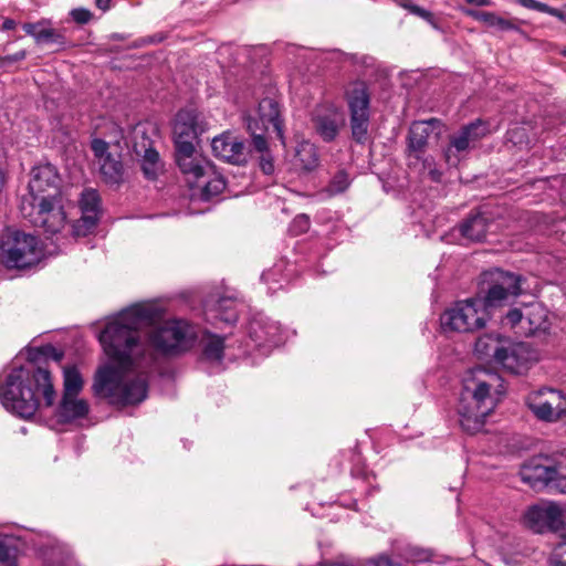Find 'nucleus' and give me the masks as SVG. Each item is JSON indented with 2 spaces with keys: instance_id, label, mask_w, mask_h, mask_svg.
Wrapping results in <instances>:
<instances>
[{
  "instance_id": "37",
  "label": "nucleus",
  "mask_w": 566,
  "mask_h": 566,
  "mask_svg": "<svg viewBox=\"0 0 566 566\" xmlns=\"http://www.w3.org/2000/svg\"><path fill=\"white\" fill-rule=\"evenodd\" d=\"M349 185L350 179L348 174L345 170H339L334 175L325 191L328 193V196H336L344 192L349 187Z\"/></svg>"
},
{
  "instance_id": "10",
  "label": "nucleus",
  "mask_w": 566,
  "mask_h": 566,
  "mask_svg": "<svg viewBox=\"0 0 566 566\" xmlns=\"http://www.w3.org/2000/svg\"><path fill=\"white\" fill-rule=\"evenodd\" d=\"M526 405L535 417L555 422L566 417V396L552 388H541L526 397Z\"/></svg>"
},
{
  "instance_id": "4",
  "label": "nucleus",
  "mask_w": 566,
  "mask_h": 566,
  "mask_svg": "<svg viewBox=\"0 0 566 566\" xmlns=\"http://www.w3.org/2000/svg\"><path fill=\"white\" fill-rule=\"evenodd\" d=\"M503 388L499 374L483 367L469 370L462 380V390L458 403L461 428L474 434L482 430L485 418L493 411Z\"/></svg>"
},
{
  "instance_id": "55",
  "label": "nucleus",
  "mask_w": 566,
  "mask_h": 566,
  "mask_svg": "<svg viewBox=\"0 0 566 566\" xmlns=\"http://www.w3.org/2000/svg\"><path fill=\"white\" fill-rule=\"evenodd\" d=\"M61 566H76V564L67 556L61 562Z\"/></svg>"
},
{
  "instance_id": "34",
  "label": "nucleus",
  "mask_w": 566,
  "mask_h": 566,
  "mask_svg": "<svg viewBox=\"0 0 566 566\" xmlns=\"http://www.w3.org/2000/svg\"><path fill=\"white\" fill-rule=\"evenodd\" d=\"M64 391L63 395H78L83 388V379L75 367L64 368Z\"/></svg>"
},
{
  "instance_id": "50",
  "label": "nucleus",
  "mask_w": 566,
  "mask_h": 566,
  "mask_svg": "<svg viewBox=\"0 0 566 566\" xmlns=\"http://www.w3.org/2000/svg\"><path fill=\"white\" fill-rule=\"evenodd\" d=\"M427 171H428V176L430 177V179L432 181H436V182L440 181V179H441V171L436 166H433L432 168H430Z\"/></svg>"
},
{
  "instance_id": "24",
  "label": "nucleus",
  "mask_w": 566,
  "mask_h": 566,
  "mask_svg": "<svg viewBox=\"0 0 566 566\" xmlns=\"http://www.w3.org/2000/svg\"><path fill=\"white\" fill-rule=\"evenodd\" d=\"M250 336L258 345L279 346L282 343L279 323L268 318L253 319L250 324Z\"/></svg>"
},
{
  "instance_id": "7",
  "label": "nucleus",
  "mask_w": 566,
  "mask_h": 566,
  "mask_svg": "<svg viewBox=\"0 0 566 566\" xmlns=\"http://www.w3.org/2000/svg\"><path fill=\"white\" fill-rule=\"evenodd\" d=\"M247 128L252 135V145L256 151H263L266 148V139L263 134L272 129L282 138V120L280 108L273 98H263L258 108L245 118Z\"/></svg>"
},
{
  "instance_id": "27",
  "label": "nucleus",
  "mask_w": 566,
  "mask_h": 566,
  "mask_svg": "<svg viewBox=\"0 0 566 566\" xmlns=\"http://www.w3.org/2000/svg\"><path fill=\"white\" fill-rule=\"evenodd\" d=\"M489 226L488 217L483 213H475L462 222L460 233L470 241L479 242L484 240Z\"/></svg>"
},
{
  "instance_id": "39",
  "label": "nucleus",
  "mask_w": 566,
  "mask_h": 566,
  "mask_svg": "<svg viewBox=\"0 0 566 566\" xmlns=\"http://www.w3.org/2000/svg\"><path fill=\"white\" fill-rule=\"evenodd\" d=\"M395 1L399 7L408 10L410 13H412L415 15L422 18L423 20L429 22L433 28H438L436 24L433 14L430 11L415 4L411 0H395Z\"/></svg>"
},
{
  "instance_id": "30",
  "label": "nucleus",
  "mask_w": 566,
  "mask_h": 566,
  "mask_svg": "<svg viewBox=\"0 0 566 566\" xmlns=\"http://www.w3.org/2000/svg\"><path fill=\"white\" fill-rule=\"evenodd\" d=\"M206 177L209 179H199L197 182H192L191 186L201 188L203 199L209 200L223 191L226 188V181L222 176L214 174L212 169Z\"/></svg>"
},
{
  "instance_id": "17",
  "label": "nucleus",
  "mask_w": 566,
  "mask_h": 566,
  "mask_svg": "<svg viewBox=\"0 0 566 566\" xmlns=\"http://www.w3.org/2000/svg\"><path fill=\"white\" fill-rule=\"evenodd\" d=\"M175 157L178 167L188 177L190 185L206 178L211 170L210 164L197 155L195 144L175 147Z\"/></svg>"
},
{
  "instance_id": "22",
  "label": "nucleus",
  "mask_w": 566,
  "mask_h": 566,
  "mask_svg": "<svg viewBox=\"0 0 566 566\" xmlns=\"http://www.w3.org/2000/svg\"><path fill=\"white\" fill-rule=\"evenodd\" d=\"M437 122V119L432 118L429 120L415 122L410 126L407 148L410 165H412V159H421V155L424 154L428 138L432 132V125Z\"/></svg>"
},
{
  "instance_id": "47",
  "label": "nucleus",
  "mask_w": 566,
  "mask_h": 566,
  "mask_svg": "<svg viewBox=\"0 0 566 566\" xmlns=\"http://www.w3.org/2000/svg\"><path fill=\"white\" fill-rule=\"evenodd\" d=\"M461 11L467 17H470L480 22L484 21V18L486 17V12H488V11H479V10L469 9V8H462Z\"/></svg>"
},
{
  "instance_id": "52",
  "label": "nucleus",
  "mask_w": 566,
  "mask_h": 566,
  "mask_svg": "<svg viewBox=\"0 0 566 566\" xmlns=\"http://www.w3.org/2000/svg\"><path fill=\"white\" fill-rule=\"evenodd\" d=\"M17 27V22L13 20V19H6L2 23V30L3 31H8V30H12Z\"/></svg>"
},
{
  "instance_id": "45",
  "label": "nucleus",
  "mask_w": 566,
  "mask_h": 566,
  "mask_svg": "<svg viewBox=\"0 0 566 566\" xmlns=\"http://www.w3.org/2000/svg\"><path fill=\"white\" fill-rule=\"evenodd\" d=\"M71 14L73 19L78 23H86L91 19L90 11L85 9H74Z\"/></svg>"
},
{
  "instance_id": "5",
  "label": "nucleus",
  "mask_w": 566,
  "mask_h": 566,
  "mask_svg": "<svg viewBox=\"0 0 566 566\" xmlns=\"http://www.w3.org/2000/svg\"><path fill=\"white\" fill-rule=\"evenodd\" d=\"M480 292L482 307L491 318L494 311L511 304L522 293L523 277L501 269L484 271L481 275Z\"/></svg>"
},
{
  "instance_id": "58",
  "label": "nucleus",
  "mask_w": 566,
  "mask_h": 566,
  "mask_svg": "<svg viewBox=\"0 0 566 566\" xmlns=\"http://www.w3.org/2000/svg\"><path fill=\"white\" fill-rule=\"evenodd\" d=\"M269 276H270V273L264 272V273L262 274V276H261V277H262V280H264L265 282H268Z\"/></svg>"
},
{
  "instance_id": "14",
  "label": "nucleus",
  "mask_w": 566,
  "mask_h": 566,
  "mask_svg": "<svg viewBox=\"0 0 566 566\" xmlns=\"http://www.w3.org/2000/svg\"><path fill=\"white\" fill-rule=\"evenodd\" d=\"M211 149L217 158L232 165H244L250 153L245 143L229 132L216 136L211 142Z\"/></svg>"
},
{
  "instance_id": "1",
  "label": "nucleus",
  "mask_w": 566,
  "mask_h": 566,
  "mask_svg": "<svg viewBox=\"0 0 566 566\" xmlns=\"http://www.w3.org/2000/svg\"><path fill=\"white\" fill-rule=\"evenodd\" d=\"M154 318V310L133 305L111 319L99 333L109 363L94 376L95 396L124 408L142 403L148 395V371L158 355H175L193 344L196 333L185 321H170L155 328L147 343L140 328Z\"/></svg>"
},
{
  "instance_id": "15",
  "label": "nucleus",
  "mask_w": 566,
  "mask_h": 566,
  "mask_svg": "<svg viewBox=\"0 0 566 566\" xmlns=\"http://www.w3.org/2000/svg\"><path fill=\"white\" fill-rule=\"evenodd\" d=\"M78 205L82 217L73 226V231L77 237H85L95 229L99 220L101 197L97 190L85 188L81 193Z\"/></svg>"
},
{
  "instance_id": "43",
  "label": "nucleus",
  "mask_w": 566,
  "mask_h": 566,
  "mask_svg": "<svg viewBox=\"0 0 566 566\" xmlns=\"http://www.w3.org/2000/svg\"><path fill=\"white\" fill-rule=\"evenodd\" d=\"M25 57H27V52L24 50H21L19 52H15L14 54L1 56V61L4 65V67H7L13 63L23 61Z\"/></svg>"
},
{
  "instance_id": "12",
  "label": "nucleus",
  "mask_w": 566,
  "mask_h": 566,
  "mask_svg": "<svg viewBox=\"0 0 566 566\" xmlns=\"http://www.w3.org/2000/svg\"><path fill=\"white\" fill-rule=\"evenodd\" d=\"M537 359V352L527 343L503 346L502 350L496 353V363L512 374L525 373Z\"/></svg>"
},
{
  "instance_id": "25",
  "label": "nucleus",
  "mask_w": 566,
  "mask_h": 566,
  "mask_svg": "<svg viewBox=\"0 0 566 566\" xmlns=\"http://www.w3.org/2000/svg\"><path fill=\"white\" fill-rule=\"evenodd\" d=\"M90 411L86 400L77 398V395H63L56 409V416L61 422H71L84 418Z\"/></svg>"
},
{
  "instance_id": "3",
  "label": "nucleus",
  "mask_w": 566,
  "mask_h": 566,
  "mask_svg": "<svg viewBox=\"0 0 566 566\" xmlns=\"http://www.w3.org/2000/svg\"><path fill=\"white\" fill-rule=\"evenodd\" d=\"M41 398L46 407H52L56 391L51 373L33 364L12 368L0 382L1 403L8 411L23 419L35 415L41 406Z\"/></svg>"
},
{
  "instance_id": "46",
  "label": "nucleus",
  "mask_w": 566,
  "mask_h": 566,
  "mask_svg": "<svg viewBox=\"0 0 566 566\" xmlns=\"http://www.w3.org/2000/svg\"><path fill=\"white\" fill-rule=\"evenodd\" d=\"M461 11L467 17H470L480 22L484 21V18L486 17V12H488V11H479V10L469 9V8H462Z\"/></svg>"
},
{
  "instance_id": "26",
  "label": "nucleus",
  "mask_w": 566,
  "mask_h": 566,
  "mask_svg": "<svg viewBox=\"0 0 566 566\" xmlns=\"http://www.w3.org/2000/svg\"><path fill=\"white\" fill-rule=\"evenodd\" d=\"M546 327V312L541 304H531L524 310L521 335L531 336Z\"/></svg>"
},
{
  "instance_id": "40",
  "label": "nucleus",
  "mask_w": 566,
  "mask_h": 566,
  "mask_svg": "<svg viewBox=\"0 0 566 566\" xmlns=\"http://www.w3.org/2000/svg\"><path fill=\"white\" fill-rule=\"evenodd\" d=\"M548 488L559 493H566V473L563 472L560 467H556V474Z\"/></svg>"
},
{
  "instance_id": "54",
  "label": "nucleus",
  "mask_w": 566,
  "mask_h": 566,
  "mask_svg": "<svg viewBox=\"0 0 566 566\" xmlns=\"http://www.w3.org/2000/svg\"><path fill=\"white\" fill-rule=\"evenodd\" d=\"M49 349H50V352H52L51 357H52L54 360H56V361L61 360V358H62V356H63V354H62V353H57L53 347H50Z\"/></svg>"
},
{
  "instance_id": "32",
  "label": "nucleus",
  "mask_w": 566,
  "mask_h": 566,
  "mask_svg": "<svg viewBox=\"0 0 566 566\" xmlns=\"http://www.w3.org/2000/svg\"><path fill=\"white\" fill-rule=\"evenodd\" d=\"M216 316L220 321L227 324H233L238 319V313L235 310V303L232 298L222 297L218 301L216 307Z\"/></svg>"
},
{
  "instance_id": "35",
  "label": "nucleus",
  "mask_w": 566,
  "mask_h": 566,
  "mask_svg": "<svg viewBox=\"0 0 566 566\" xmlns=\"http://www.w3.org/2000/svg\"><path fill=\"white\" fill-rule=\"evenodd\" d=\"M502 347L500 339L488 335L480 337L475 343L476 353L485 357H493L495 360L496 353L502 350Z\"/></svg>"
},
{
  "instance_id": "56",
  "label": "nucleus",
  "mask_w": 566,
  "mask_h": 566,
  "mask_svg": "<svg viewBox=\"0 0 566 566\" xmlns=\"http://www.w3.org/2000/svg\"><path fill=\"white\" fill-rule=\"evenodd\" d=\"M322 566H349V565H347L345 563H333V564H324Z\"/></svg>"
},
{
  "instance_id": "53",
  "label": "nucleus",
  "mask_w": 566,
  "mask_h": 566,
  "mask_svg": "<svg viewBox=\"0 0 566 566\" xmlns=\"http://www.w3.org/2000/svg\"><path fill=\"white\" fill-rule=\"evenodd\" d=\"M96 6L102 10H107L109 8V0H96Z\"/></svg>"
},
{
  "instance_id": "16",
  "label": "nucleus",
  "mask_w": 566,
  "mask_h": 566,
  "mask_svg": "<svg viewBox=\"0 0 566 566\" xmlns=\"http://www.w3.org/2000/svg\"><path fill=\"white\" fill-rule=\"evenodd\" d=\"M133 150L137 157H140L142 170L146 178L156 179L163 169V164L158 151L153 147V143L143 127L137 126L134 130Z\"/></svg>"
},
{
  "instance_id": "44",
  "label": "nucleus",
  "mask_w": 566,
  "mask_h": 566,
  "mask_svg": "<svg viewBox=\"0 0 566 566\" xmlns=\"http://www.w3.org/2000/svg\"><path fill=\"white\" fill-rule=\"evenodd\" d=\"M554 533L562 539L560 544H566V510H563V516L558 520Z\"/></svg>"
},
{
  "instance_id": "48",
  "label": "nucleus",
  "mask_w": 566,
  "mask_h": 566,
  "mask_svg": "<svg viewBox=\"0 0 566 566\" xmlns=\"http://www.w3.org/2000/svg\"><path fill=\"white\" fill-rule=\"evenodd\" d=\"M367 566H398L392 563L388 557L380 556L377 559L371 560Z\"/></svg>"
},
{
  "instance_id": "49",
  "label": "nucleus",
  "mask_w": 566,
  "mask_h": 566,
  "mask_svg": "<svg viewBox=\"0 0 566 566\" xmlns=\"http://www.w3.org/2000/svg\"><path fill=\"white\" fill-rule=\"evenodd\" d=\"M424 154L421 155V159H413L415 161H421L423 170H429L433 166H436L432 157H424Z\"/></svg>"
},
{
  "instance_id": "59",
  "label": "nucleus",
  "mask_w": 566,
  "mask_h": 566,
  "mask_svg": "<svg viewBox=\"0 0 566 566\" xmlns=\"http://www.w3.org/2000/svg\"><path fill=\"white\" fill-rule=\"evenodd\" d=\"M560 566H566V562H559Z\"/></svg>"
},
{
  "instance_id": "28",
  "label": "nucleus",
  "mask_w": 566,
  "mask_h": 566,
  "mask_svg": "<svg viewBox=\"0 0 566 566\" xmlns=\"http://www.w3.org/2000/svg\"><path fill=\"white\" fill-rule=\"evenodd\" d=\"M319 165L317 148L308 140L297 144L294 154V166L304 170L312 171Z\"/></svg>"
},
{
  "instance_id": "6",
  "label": "nucleus",
  "mask_w": 566,
  "mask_h": 566,
  "mask_svg": "<svg viewBox=\"0 0 566 566\" xmlns=\"http://www.w3.org/2000/svg\"><path fill=\"white\" fill-rule=\"evenodd\" d=\"M489 315L482 307L480 297L455 302L440 316L444 332L472 333L485 326Z\"/></svg>"
},
{
  "instance_id": "9",
  "label": "nucleus",
  "mask_w": 566,
  "mask_h": 566,
  "mask_svg": "<svg viewBox=\"0 0 566 566\" xmlns=\"http://www.w3.org/2000/svg\"><path fill=\"white\" fill-rule=\"evenodd\" d=\"M346 99L350 112V129L353 138L365 144L369 128V95L364 82L352 83L346 90Z\"/></svg>"
},
{
  "instance_id": "51",
  "label": "nucleus",
  "mask_w": 566,
  "mask_h": 566,
  "mask_svg": "<svg viewBox=\"0 0 566 566\" xmlns=\"http://www.w3.org/2000/svg\"><path fill=\"white\" fill-rule=\"evenodd\" d=\"M465 2L476 7H491L493 4L492 0H465Z\"/></svg>"
},
{
  "instance_id": "13",
  "label": "nucleus",
  "mask_w": 566,
  "mask_h": 566,
  "mask_svg": "<svg viewBox=\"0 0 566 566\" xmlns=\"http://www.w3.org/2000/svg\"><path fill=\"white\" fill-rule=\"evenodd\" d=\"M206 130V123L195 109H181L177 113L172 134L175 147L193 145Z\"/></svg>"
},
{
  "instance_id": "8",
  "label": "nucleus",
  "mask_w": 566,
  "mask_h": 566,
  "mask_svg": "<svg viewBox=\"0 0 566 566\" xmlns=\"http://www.w3.org/2000/svg\"><path fill=\"white\" fill-rule=\"evenodd\" d=\"M0 248L2 262L8 268H28L39 260L38 239L24 232H10Z\"/></svg>"
},
{
  "instance_id": "2",
  "label": "nucleus",
  "mask_w": 566,
  "mask_h": 566,
  "mask_svg": "<svg viewBox=\"0 0 566 566\" xmlns=\"http://www.w3.org/2000/svg\"><path fill=\"white\" fill-rule=\"evenodd\" d=\"M60 176L51 164L34 167L29 181V191L22 196L20 211L24 219L49 234L60 232L66 216L60 193Z\"/></svg>"
},
{
  "instance_id": "33",
  "label": "nucleus",
  "mask_w": 566,
  "mask_h": 566,
  "mask_svg": "<svg viewBox=\"0 0 566 566\" xmlns=\"http://www.w3.org/2000/svg\"><path fill=\"white\" fill-rule=\"evenodd\" d=\"M484 24H486L488 27L490 28H494L499 31H516V32H522L518 24H517V20L515 19H505V18H502L500 15H497L496 13L494 12H486V17L484 18V21H483Z\"/></svg>"
},
{
  "instance_id": "23",
  "label": "nucleus",
  "mask_w": 566,
  "mask_h": 566,
  "mask_svg": "<svg viewBox=\"0 0 566 566\" xmlns=\"http://www.w3.org/2000/svg\"><path fill=\"white\" fill-rule=\"evenodd\" d=\"M22 29L28 35L34 39L36 44H50L63 48L67 43L64 31L52 28L48 20L24 23Z\"/></svg>"
},
{
  "instance_id": "18",
  "label": "nucleus",
  "mask_w": 566,
  "mask_h": 566,
  "mask_svg": "<svg viewBox=\"0 0 566 566\" xmlns=\"http://www.w3.org/2000/svg\"><path fill=\"white\" fill-rule=\"evenodd\" d=\"M563 516V509L553 502L533 505L524 515L525 524L536 533L554 532L558 520Z\"/></svg>"
},
{
  "instance_id": "19",
  "label": "nucleus",
  "mask_w": 566,
  "mask_h": 566,
  "mask_svg": "<svg viewBox=\"0 0 566 566\" xmlns=\"http://www.w3.org/2000/svg\"><path fill=\"white\" fill-rule=\"evenodd\" d=\"M488 133L486 124L482 120L473 122L450 137V145L444 151L448 164L457 165L459 159L454 151L461 153L470 147L471 143H475Z\"/></svg>"
},
{
  "instance_id": "41",
  "label": "nucleus",
  "mask_w": 566,
  "mask_h": 566,
  "mask_svg": "<svg viewBox=\"0 0 566 566\" xmlns=\"http://www.w3.org/2000/svg\"><path fill=\"white\" fill-rule=\"evenodd\" d=\"M310 218L306 214H298L291 224V231L293 234L298 235L306 232L310 229Z\"/></svg>"
},
{
  "instance_id": "20",
  "label": "nucleus",
  "mask_w": 566,
  "mask_h": 566,
  "mask_svg": "<svg viewBox=\"0 0 566 566\" xmlns=\"http://www.w3.org/2000/svg\"><path fill=\"white\" fill-rule=\"evenodd\" d=\"M344 123L343 114L329 106H319L312 115L313 129L326 143L336 138Z\"/></svg>"
},
{
  "instance_id": "11",
  "label": "nucleus",
  "mask_w": 566,
  "mask_h": 566,
  "mask_svg": "<svg viewBox=\"0 0 566 566\" xmlns=\"http://www.w3.org/2000/svg\"><path fill=\"white\" fill-rule=\"evenodd\" d=\"M91 148L96 158L99 172L106 184L118 185L124 179V166L118 153H112L109 145L101 138H94Z\"/></svg>"
},
{
  "instance_id": "38",
  "label": "nucleus",
  "mask_w": 566,
  "mask_h": 566,
  "mask_svg": "<svg viewBox=\"0 0 566 566\" xmlns=\"http://www.w3.org/2000/svg\"><path fill=\"white\" fill-rule=\"evenodd\" d=\"M524 311L520 308H512L501 317V324L504 327H509L515 331L516 334L521 335V327L523 326Z\"/></svg>"
},
{
  "instance_id": "42",
  "label": "nucleus",
  "mask_w": 566,
  "mask_h": 566,
  "mask_svg": "<svg viewBox=\"0 0 566 566\" xmlns=\"http://www.w3.org/2000/svg\"><path fill=\"white\" fill-rule=\"evenodd\" d=\"M260 156V167L262 171L266 175H271L274 171V165L270 154L268 153V147L263 151H259Z\"/></svg>"
},
{
  "instance_id": "31",
  "label": "nucleus",
  "mask_w": 566,
  "mask_h": 566,
  "mask_svg": "<svg viewBox=\"0 0 566 566\" xmlns=\"http://www.w3.org/2000/svg\"><path fill=\"white\" fill-rule=\"evenodd\" d=\"M19 545V539L13 536H0V563L6 566H15Z\"/></svg>"
},
{
  "instance_id": "36",
  "label": "nucleus",
  "mask_w": 566,
  "mask_h": 566,
  "mask_svg": "<svg viewBox=\"0 0 566 566\" xmlns=\"http://www.w3.org/2000/svg\"><path fill=\"white\" fill-rule=\"evenodd\" d=\"M515 1L518 2L522 7H524L526 9L547 13L549 15L558 18L559 20H562L566 23V9L559 10L556 8H552V7L547 6L546 3L539 2L537 0H515Z\"/></svg>"
},
{
  "instance_id": "57",
  "label": "nucleus",
  "mask_w": 566,
  "mask_h": 566,
  "mask_svg": "<svg viewBox=\"0 0 566 566\" xmlns=\"http://www.w3.org/2000/svg\"><path fill=\"white\" fill-rule=\"evenodd\" d=\"M3 158H4V151H3L2 145L0 144V163H2Z\"/></svg>"
},
{
  "instance_id": "29",
  "label": "nucleus",
  "mask_w": 566,
  "mask_h": 566,
  "mask_svg": "<svg viewBox=\"0 0 566 566\" xmlns=\"http://www.w3.org/2000/svg\"><path fill=\"white\" fill-rule=\"evenodd\" d=\"M202 359L220 363L223 358L224 338L214 334H206L201 339Z\"/></svg>"
},
{
  "instance_id": "21",
  "label": "nucleus",
  "mask_w": 566,
  "mask_h": 566,
  "mask_svg": "<svg viewBox=\"0 0 566 566\" xmlns=\"http://www.w3.org/2000/svg\"><path fill=\"white\" fill-rule=\"evenodd\" d=\"M543 461H547V459H533L524 464L521 470L523 481L531 484L534 489L548 488L553 476L556 474V467L546 464Z\"/></svg>"
}]
</instances>
